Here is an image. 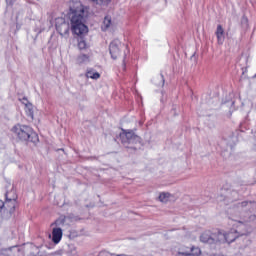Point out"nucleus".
<instances>
[{
	"label": "nucleus",
	"mask_w": 256,
	"mask_h": 256,
	"mask_svg": "<svg viewBox=\"0 0 256 256\" xmlns=\"http://www.w3.org/2000/svg\"><path fill=\"white\" fill-rule=\"evenodd\" d=\"M91 3L94 5H99L100 7H106V5H109L111 0H90Z\"/></svg>",
	"instance_id": "obj_21"
},
{
	"label": "nucleus",
	"mask_w": 256,
	"mask_h": 256,
	"mask_svg": "<svg viewBox=\"0 0 256 256\" xmlns=\"http://www.w3.org/2000/svg\"><path fill=\"white\" fill-rule=\"evenodd\" d=\"M56 30L61 37H69L70 26L69 22L65 21L64 18L56 19Z\"/></svg>",
	"instance_id": "obj_7"
},
{
	"label": "nucleus",
	"mask_w": 256,
	"mask_h": 256,
	"mask_svg": "<svg viewBox=\"0 0 256 256\" xmlns=\"http://www.w3.org/2000/svg\"><path fill=\"white\" fill-rule=\"evenodd\" d=\"M21 101H22L23 105H25V107H26L27 105H31V103L29 102V100H28L26 97L22 98Z\"/></svg>",
	"instance_id": "obj_29"
},
{
	"label": "nucleus",
	"mask_w": 256,
	"mask_h": 256,
	"mask_svg": "<svg viewBox=\"0 0 256 256\" xmlns=\"http://www.w3.org/2000/svg\"><path fill=\"white\" fill-rule=\"evenodd\" d=\"M109 51L112 59H117L119 55H121V41L119 40H113L110 43Z\"/></svg>",
	"instance_id": "obj_10"
},
{
	"label": "nucleus",
	"mask_w": 256,
	"mask_h": 256,
	"mask_svg": "<svg viewBox=\"0 0 256 256\" xmlns=\"http://www.w3.org/2000/svg\"><path fill=\"white\" fill-rule=\"evenodd\" d=\"M226 198L228 199V201H237V199H239V192H237L236 190H230L227 193Z\"/></svg>",
	"instance_id": "obj_16"
},
{
	"label": "nucleus",
	"mask_w": 256,
	"mask_h": 256,
	"mask_svg": "<svg viewBox=\"0 0 256 256\" xmlns=\"http://www.w3.org/2000/svg\"><path fill=\"white\" fill-rule=\"evenodd\" d=\"M63 239V229L60 227L53 228L52 230V241L57 245Z\"/></svg>",
	"instance_id": "obj_14"
},
{
	"label": "nucleus",
	"mask_w": 256,
	"mask_h": 256,
	"mask_svg": "<svg viewBox=\"0 0 256 256\" xmlns=\"http://www.w3.org/2000/svg\"><path fill=\"white\" fill-rule=\"evenodd\" d=\"M216 36L218 43L222 45L223 41H225V30H223V26H221V24L217 26Z\"/></svg>",
	"instance_id": "obj_15"
},
{
	"label": "nucleus",
	"mask_w": 256,
	"mask_h": 256,
	"mask_svg": "<svg viewBox=\"0 0 256 256\" xmlns=\"http://www.w3.org/2000/svg\"><path fill=\"white\" fill-rule=\"evenodd\" d=\"M218 237L221 239V241H226V243H233L235 239L238 237H241L239 233H237V230H231L230 232L223 234L221 232H218Z\"/></svg>",
	"instance_id": "obj_12"
},
{
	"label": "nucleus",
	"mask_w": 256,
	"mask_h": 256,
	"mask_svg": "<svg viewBox=\"0 0 256 256\" xmlns=\"http://www.w3.org/2000/svg\"><path fill=\"white\" fill-rule=\"evenodd\" d=\"M111 27V17L106 16L101 26L102 31H107Z\"/></svg>",
	"instance_id": "obj_18"
},
{
	"label": "nucleus",
	"mask_w": 256,
	"mask_h": 256,
	"mask_svg": "<svg viewBox=\"0 0 256 256\" xmlns=\"http://www.w3.org/2000/svg\"><path fill=\"white\" fill-rule=\"evenodd\" d=\"M86 77L88 79H99V77H101V74H99V72H95L93 70H88L86 72Z\"/></svg>",
	"instance_id": "obj_20"
},
{
	"label": "nucleus",
	"mask_w": 256,
	"mask_h": 256,
	"mask_svg": "<svg viewBox=\"0 0 256 256\" xmlns=\"http://www.w3.org/2000/svg\"><path fill=\"white\" fill-rule=\"evenodd\" d=\"M21 249L23 256H36L39 254V248L33 243L23 244Z\"/></svg>",
	"instance_id": "obj_9"
},
{
	"label": "nucleus",
	"mask_w": 256,
	"mask_h": 256,
	"mask_svg": "<svg viewBox=\"0 0 256 256\" xmlns=\"http://www.w3.org/2000/svg\"><path fill=\"white\" fill-rule=\"evenodd\" d=\"M248 207L251 208V213L248 217H244V221H255L256 220V202L242 201L234 205L235 211L239 213L245 211Z\"/></svg>",
	"instance_id": "obj_3"
},
{
	"label": "nucleus",
	"mask_w": 256,
	"mask_h": 256,
	"mask_svg": "<svg viewBox=\"0 0 256 256\" xmlns=\"http://www.w3.org/2000/svg\"><path fill=\"white\" fill-rule=\"evenodd\" d=\"M5 189H6L5 200L17 201V193L13 189V185L11 184V182H7Z\"/></svg>",
	"instance_id": "obj_13"
},
{
	"label": "nucleus",
	"mask_w": 256,
	"mask_h": 256,
	"mask_svg": "<svg viewBox=\"0 0 256 256\" xmlns=\"http://www.w3.org/2000/svg\"><path fill=\"white\" fill-rule=\"evenodd\" d=\"M17 206V201L5 200L1 206L2 209V219H11L13 213H15V207Z\"/></svg>",
	"instance_id": "obj_5"
},
{
	"label": "nucleus",
	"mask_w": 256,
	"mask_h": 256,
	"mask_svg": "<svg viewBox=\"0 0 256 256\" xmlns=\"http://www.w3.org/2000/svg\"><path fill=\"white\" fill-rule=\"evenodd\" d=\"M158 199H159V201H161V203H167V201H169V199H171V193L162 192V193H160Z\"/></svg>",
	"instance_id": "obj_17"
},
{
	"label": "nucleus",
	"mask_w": 256,
	"mask_h": 256,
	"mask_svg": "<svg viewBox=\"0 0 256 256\" xmlns=\"http://www.w3.org/2000/svg\"><path fill=\"white\" fill-rule=\"evenodd\" d=\"M161 79H162V86L165 85V77L163 76V74H161Z\"/></svg>",
	"instance_id": "obj_31"
},
{
	"label": "nucleus",
	"mask_w": 256,
	"mask_h": 256,
	"mask_svg": "<svg viewBox=\"0 0 256 256\" xmlns=\"http://www.w3.org/2000/svg\"><path fill=\"white\" fill-rule=\"evenodd\" d=\"M58 255H61V251L57 252Z\"/></svg>",
	"instance_id": "obj_33"
},
{
	"label": "nucleus",
	"mask_w": 256,
	"mask_h": 256,
	"mask_svg": "<svg viewBox=\"0 0 256 256\" xmlns=\"http://www.w3.org/2000/svg\"><path fill=\"white\" fill-rule=\"evenodd\" d=\"M191 256H200L201 255V249L192 247L190 248Z\"/></svg>",
	"instance_id": "obj_25"
},
{
	"label": "nucleus",
	"mask_w": 256,
	"mask_h": 256,
	"mask_svg": "<svg viewBox=\"0 0 256 256\" xmlns=\"http://www.w3.org/2000/svg\"><path fill=\"white\" fill-rule=\"evenodd\" d=\"M65 221H67V217H65V216H60V217L55 221L56 227H63V225H65Z\"/></svg>",
	"instance_id": "obj_24"
},
{
	"label": "nucleus",
	"mask_w": 256,
	"mask_h": 256,
	"mask_svg": "<svg viewBox=\"0 0 256 256\" xmlns=\"http://www.w3.org/2000/svg\"><path fill=\"white\" fill-rule=\"evenodd\" d=\"M11 131L19 141L24 143H34V145L39 143V136L30 126L16 124Z\"/></svg>",
	"instance_id": "obj_2"
},
{
	"label": "nucleus",
	"mask_w": 256,
	"mask_h": 256,
	"mask_svg": "<svg viewBox=\"0 0 256 256\" xmlns=\"http://www.w3.org/2000/svg\"><path fill=\"white\" fill-rule=\"evenodd\" d=\"M120 139L123 145H137V143H141V137L132 130H123V133L120 134Z\"/></svg>",
	"instance_id": "obj_4"
},
{
	"label": "nucleus",
	"mask_w": 256,
	"mask_h": 256,
	"mask_svg": "<svg viewBox=\"0 0 256 256\" xmlns=\"http://www.w3.org/2000/svg\"><path fill=\"white\" fill-rule=\"evenodd\" d=\"M112 256H123V254H119V255H114V254H112Z\"/></svg>",
	"instance_id": "obj_32"
},
{
	"label": "nucleus",
	"mask_w": 256,
	"mask_h": 256,
	"mask_svg": "<svg viewBox=\"0 0 256 256\" xmlns=\"http://www.w3.org/2000/svg\"><path fill=\"white\" fill-rule=\"evenodd\" d=\"M98 256H113V254H111L107 251H101Z\"/></svg>",
	"instance_id": "obj_28"
},
{
	"label": "nucleus",
	"mask_w": 256,
	"mask_h": 256,
	"mask_svg": "<svg viewBox=\"0 0 256 256\" xmlns=\"http://www.w3.org/2000/svg\"><path fill=\"white\" fill-rule=\"evenodd\" d=\"M68 249V252L71 253V255H77V249L73 244H69Z\"/></svg>",
	"instance_id": "obj_26"
},
{
	"label": "nucleus",
	"mask_w": 256,
	"mask_h": 256,
	"mask_svg": "<svg viewBox=\"0 0 256 256\" xmlns=\"http://www.w3.org/2000/svg\"><path fill=\"white\" fill-rule=\"evenodd\" d=\"M70 13L72 33L75 35H83L87 33L88 28L85 25V21H87V17H89V8L77 1L70 5Z\"/></svg>",
	"instance_id": "obj_1"
},
{
	"label": "nucleus",
	"mask_w": 256,
	"mask_h": 256,
	"mask_svg": "<svg viewBox=\"0 0 256 256\" xmlns=\"http://www.w3.org/2000/svg\"><path fill=\"white\" fill-rule=\"evenodd\" d=\"M87 61H89V55H87V54H80L77 57V63L79 65H81L82 63H87Z\"/></svg>",
	"instance_id": "obj_23"
},
{
	"label": "nucleus",
	"mask_w": 256,
	"mask_h": 256,
	"mask_svg": "<svg viewBox=\"0 0 256 256\" xmlns=\"http://www.w3.org/2000/svg\"><path fill=\"white\" fill-rule=\"evenodd\" d=\"M25 112H26L27 117H29L31 120L34 119L33 104H26Z\"/></svg>",
	"instance_id": "obj_19"
},
{
	"label": "nucleus",
	"mask_w": 256,
	"mask_h": 256,
	"mask_svg": "<svg viewBox=\"0 0 256 256\" xmlns=\"http://www.w3.org/2000/svg\"><path fill=\"white\" fill-rule=\"evenodd\" d=\"M85 47H87V43L84 40H81L78 43V49L83 50V49H85Z\"/></svg>",
	"instance_id": "obj_27"
},
{
	"label": "nucleus",
	"mask_w": 256,
	"mask_h": 256,
	"mask_svg": "<svg viewBox=\"0 0 256 256\" xmlns=\"http://www.w3.org/2000/svg\"><path fill=\"white\" fill-rule=\"evenodd\" d=\"M1 255L3 256H23L21 246H12L10 248H3Z\"/></svg>",
	"instance_id": "obj_11"
},
{
	"label": "nucleus",
	"mask_w": 256,
	"mask_h": 256,
	"mask_svg": "<svg viewBox=\"0 0 256 256\" xmlns=\"http://www.w3.org/2000/svg\"><path fill=\"white\" fill-rule=\"evenodd\" d=\"M15 0H6L7 5H13Z\"/></svg>",
	"instance_id": "obj_30"
},
{
	"label": "nucleus",
	"mask_w": 256,
	"mask_h": 256,
	"mask_svg": "<svg viewBox=\"0 0 256 256\" xmlns=\"http://www.w3.org/2000/svg\"><path fill=\"white\" fill-rule=\"evenodd\" d=\"M200 241H202V243H209V245H213V243L221 242V238L219 237V232L211 233V231H205L200 236Z\"/></svg>",
	"instance_id": "obj_8"
},
{
	"label": "nucleus",
	"mask_w": 256,
	"mask_h": 256,
	"mask_svg": "<svg viewBox=\"0 0 256 256\" xmlns=\"http://www.w3.org/2000/svg\"><path fill=\"white\" fill-rule=\"evenodd\" d=\"M178 255L191 256V248H189V247L180 248L178 251Z\"/></svg>",
	"instance_id": "obj_22"
},
{
	"label": "nucleus",
	"mask_w": 256,
	"mask_h": 256,
	"mask_svg": "<svg viewBox=\"0 0 256 256\" xmlns=\"http://www.w3.org/2000/svg\"><path fill=\"white\" fill-rule=\"evenodd\" d=\"M245 217L248 216L245 215V213H241V220H236V233H238L240 237H243V235H249V226H247V223H251V221H245Z\"/></svg>",
	"instance_id": "obj_6"
}]
</instances>
